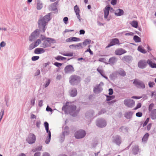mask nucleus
I'll return each instance as SVG.
<instances>
[{"instance_id": "nucleus-1", "label": "nucleus", "mask_w": 156, "mask_h": 156, "mask_svg": "<svg viewBox=\"0 0 156 156\" xmlns=\"http://www.w3.org/2000/svg\"><path fill=\"white\" fill-rule=\"evenodd\" d=\"M62 110L64 111L66 114H69L73 116H76L79 112V110H76V106L71 103L67 102L66 106H63Z\"/></svg>"}, {"instance_id": "nucleus-2", "label": "nucleus", "mask_w": 156, "mask_h": 156, "mask_svg": "<svg viewBox=\"0 0 156 156\" xmlns=\"http://www.w3.org/2000/svg\"><path fill=\"white\" fill-rule=\"evenodd\" d=\"M51 13H48L43 17L40 18L38 21V25L40 30L42 29L43 32L46 30L45 26L48 22L51 20Z\"/></svg>"}, {"instance_id": "nucleus-3", "label": "nucleus", "mask_w": 156, "mask_h": 156, "mask_svg": "<svg viewBox=\"0 0 156 156\" xmlns=\"http://www.w3.org/2000/svg\"><path fill=\"white\" fill-rule=\"evenodd\" d=\"M81 81V78L79 76L75 75H71L69 79V82L70 84L72 85H74L78 84Z\"/></svg>"}, {"instance_id": "nucleus-4", "label": "nucleus", "mask_w": 156, "mask_h": 156, "mask_svg": "<svg viewBox=\"0 0 156 156\" xmlns=\"http://www.w3.org/2000/svg\"><path fill=\"white\" fill-rule=\"evenodd\" d=\"M56 42L55 40L52 38L47 37L46 39L42 43V47L46 48L51 46V44L55 43Z\"/></svg>"}, {"instance_id": "nucleus-5", "label": "nucleus", "mask_w": 156, "mask_h": 156, "mask_svg": "<svg viewBox=\"0 0 156 156\" xmlns=\"http://www.w3.org/2000/svg\"><path fill=\"white\" fill-rule=\"evenodd\" d=\"M133 83L137 88L144 89L145 88V85L144 83L139 80L135 79L133 82Z\"/></svg>"}, {"instance_id": "nucleus-6", "label": "nucleus", "mask_w": 156, "mask_h": 156, "mask_svg": "<svg viewBox=\"0 0 156 156\" xmlns=\"http://www.w3.org/2000/svg\"><path fill=\"white\" fill-rule=\"evenodd\" d=\"M44 126L45 128L46 132L48 133V136L45 142L46 144H48L50 142L51 136V132L49 130V124L47 122H45L44 123Z\"/></svg>"}, {"instance_id": "nucleus-7", "label": "nucleus", "mask_w": 156, "mask_h": 156, "mask_svg": "<svg viewBox=\"0 0 156 156\" xmlns=\"http://www.w3.org/2000/svg\"><path fill=\"white\" fill-rule=\"evenodd\" d=\"M86 135V132L84 130H80L75 132V136L76 138L80 139L84 137Z\"/></svg>"}, {"instance_id": "nucleus-8", "label": "nucleus", "mask_w": 156, "mask_h": 156, "mask_svg": "<svg viewBox=\"0 0 156 156\" xmlns=\"http://www.w3.org/2000/svg\"><path fill=\"white\" fill-rule=\"evenodd\" d=\"M104 85L103 82H101L100 84L96 85L94 87V92L96 94H98L102 91L103 90L102 87Z\"/></svg>"}, {"instance_id": "nucleus-9", "label": "nucleus", "mask_w": 156, "mask_h": 156, "mask_svg": "<svg viewBox=\"0 0 156 156\" xmlns=\"http://www.w3.org/2000/svg\"><path fill=\"white\" fill-rule=\"evenodd\" d=\"M39 31L40 30L37 29L32 33L29 37V40L32 41L37 38L39 35Z\"/></svg>"}, {"instance_id": "nucleus-10", "label": "nucleus", "mask_w": 156, "mask_h": 156, "mask_svg": "<svg viewBox=\"0 0 156 156\" xmlns=\"http://www.w3.org/2000/svg\"><path fill=\"white\" fill-rule=\"evenodd\" d=\"M36 136L33 133H30L26 139L27 141L30 144L34 143L36 141Z\"/></svg>"}, {"instance_id": "nucleus-11", "label": "nucleus", "mask_w": 156, "mask_h": 156, "mask_svg": "<svg viewBox=\"0 0 156 156\" xmlns=\"http://www.w3.org/2000/svg\"><path fill=\"white\" fill-rule=\"evenodd\" d=\"M96 124L98 127L103 128L106 126L107 122L105 119H98L97 121Z\"/></svg>"}, {"instance_id": "nucleus-12", "label": "nucleus", "mask_w": 156, "mask_h": 156, "mask_svg": "<svg viewBox=\"0 0 156 156\" xmlns=\"http://www.w3.org/2000/svg\"><path fill=\"white\" fill-rule=\"evenodd\" d=\"M124 103L126 106L131 107L134 105V101L133 100L131 99H125L124 101Z\"/></svg>"}, {"instance_id": "nucleus-13", "label": "nucleus", "mask_w": 156, "mask_h": 156, "mask_svg": "<svg viewBox=\"0 0 156 156\" xmlns=\"http://www.w3.org/2000/svg\"><path fill=\"white\" fill-rule=\"evenodd\" d=\"M119 44V41L118 39L116 38L113 39L112 40L109 44L106 46V48H108L112 46Z\"/></svg>"}, {"instance_id": "nucleus-14", "label": "nucleus", "mask_w": 156, "mask_h": 156, "mask_svg": "<svg viewBox=\"0 0 156 156\" xmlns=\"http://www.w3.org/2000/svg\"><path fill=\"white\" fill-rule=\"evenodd\" d=\"M65 72L67 73H71L74 71V68L71 65L67 66L64 69Z\"/></svg>"}, {"instance_id": "nucleus-15", "label": "nucleus", "mask_w": 156, "mask_h": 156, "mask_svg": "<svg viewBox=\"0 0 156 156\" xmlns=\"http://www.w3.org/2000/svg\"><path fill=\"white\" fill-rule=\"evenodd\" d=\"M147 62L145 60H140L138 63V67L140 69H143L145 68L147 66Z\"/></svg>"}, {"instance_id": "nucleus-16", "label": "nucleus", "mask_w": 156, "mask_h": 156, "mask_svg": "<svg viewBox=\"0 0 156 156\" xmlns=\"http://www.w3.org/2000/svg\"><path fill=\"white\" fill-rule=\"evenodd\" d=\"M112 10V8L109 6H107L105 7L104 10V18L105 19H107V18L109 11L111 12Z\"/></svg>"}, {"instance_id": "nucleus-17", "label": "nucleus", "mask_w": 156, "mask_h": 156, "mask_svg": "<svg viewBox=\"0 0 156 156\" xmlns=\"http://www.w3.org/2000/svg\"><path fill=\"white\" fill-rule=\"evenodd\" d=\"M112 142L116 144L119 145L121 143V141L120 137L119 136H116L113 137Z\"/></svg>"}, {"instance_id": "nucleus-18", "label": "nucleus", "mask_w": 156, "mask_h": 156, "mask_svg": "<svg viewBox=\"0 0 156 156\" xmlns=\"http://www.w3.org/2000/svg\"><path fill=\"white\" fill-rule=\"evenodd\" d=\"M118 59L115 56L112 57L109 59L108 62L109 64L111 65H114L117 62Z\"/></svg>"}, {"instance_id": "nucleus-19", "label": "nucleus", "mask_w": 156, "mask_h": 156, "mask_svg": "<svg viewBox=\"0 0 156 156\" xmlns=\"http://www.w3.org/2000/svg\"><path fill=\"white\" fill-rule=\"evenodd\" d=\"M126 51L122 48L118 49L115 51V54L117 55H121L122 54L125 53Z\"/></svg>"}, {"instance_id": "nucleus-20", "label": "nucleus", "mask_w": 156, "mask_h": 156, "mask_svg": "<svg viewBox=\"0 0 156 156\" xmlns=\"http://www.w3.org/2000/svg\"><path fill=\"white\" fill-rule=\"evenodd\" d=\"M124 13L123 10L120 9H116L115 12V14L117 16H121L123 15Z\"/></svg>"}, {"instance_id": "nucleus-21", "label": "nucleus", "mask_w": 156, "mask_h": 156, "mask_svg": "<svg viewBox=\"0 0 156 156\" xmlns=\"http://www.w3.org/2000/svg\"><path fill=\"white\" fill-rule=\"evenodd\" d=\"M80 41V39L79 38L74 37H70L66 39V41L67 42H71L72 41Z\"/></svg>"}, {"instance_id": "nucleus-22", "label": "nucleus", "mask_w": 156, "mask_h": 156, "mask_svg": "<svg viewBox=\"0 0 156 156\" xmlns=\"http://www.w3.org/2000/svg\"><path fill=\"white\" fill-rule=\"evenodd\" d=\"M45 52V50L43 48H36L34 51L35 54H40L44 53Z\"/></svg>"}, {"instance_id": "nucleus-23", "label": "nucleus", "mask_w": 156, "mask_h": 156, "mask_svg": "<svg viewBox=\"0 0 156 156\" xmlns=\"http://www.w3.org/2000/svg\"><path fill=\"white\" fill-rule=\"evenodd\" d=\"M94 114L93 111L91 110L87 112L85 114V117L86 118L89 119L91 118Z\"/></svg>"}, {"instance_id": "nucleus-24", "label": "nucleus", "mask_w": 156, "mask_h": 156, "mask_svg": "<svg viewBox=\"0 0 156 156\" xmlns=\"http://www.w3.org/2000/svg\"><path fill=\"white\" fill-rule=\"evenodd\" d=\"M132 59V57L129 55L125 56L122 59L123 62H129L131 61Z\"/></svg>"}, {"instance_id": "nucleus-25", "label": "nucleus", "mask_w": 156, "mask_h": 156, "mask_svg": "<svg viewBox=\"0 0 156 156\" xmlns=\"http://www.w3.org/2000/svg\"><path fill=\"white\" fill-rule=\"evenodd\" d=\"M60 54L62 55L67 56H73V53L72 52H67L63 51L60 52Z\"/></svg>"}, {"instance_id": "nucleus-26", "label": "nucleus", "mask_w": 156, "mask_h": 156, "mask_svg": "<svg viewBox=\"0 0 156 156\" xmlns=\"http://www.w3.org/2000/svg\"><path fill=\"white\" fill-rule=\"evenodd\" d=\"M58 3V2H56L52 4L49 7V9L51 11H55L57 9L56 5Z\"/></svg>"}, {"instance_id": "nucleus-27", "label": "nucleus", "mask_w": 156, "mask_h": 156, "mask_svg": "<svg viewBox=\"0 0 156 156\" xmlns=\"http://www.w3.org/2000/svg\"><path fill=\"white\" fill-rule=\"evenodd\" d=\"M37 8L38 10L41 9L43 7L42 3L40 0H37Z\"/></svg>"}, {"instance_id": "nucleus-28", "label": "nucleus", "mask_w": 156, "mask_h": 156, "mask_svg": "<svg viewBox=\"0 0 156 156\" xmlns=\"http://www.w3.org/2000/svg\"><path fill=\"white\" fill-rule=\"evenodd\" d=\"M151 118L152 119H156V109H155L152 110L151 113Z\"/></svg>"}, {"instance_id": "nucleus-29", "label": "nucleus", "mask_w": 156, "mask_h": 156, "mask_svg": "<svg viewBox=\"0 0 156 156\" xmlns=\"http://www.w3.org/2000/svg\"><path fill=\"white\" fill-rule=\"evenodd\" d=\"M133 114V112H126L125 114V117L127 119H130L132 118Z\"/></svg>"}, {"instance_id": "nucleus-30", "label": "nucleus", "mask_w": 156, "mask_h": 156, "mask_svg": "<svg viewBox=\"0 0 156 156\" xmlns=\"http://www.w3.org/2000/svg\"><path fill=\"white\" fill-rule=\"evenodd\" d=\"M147 63L151 68H156V64L152 63L151 60H148L147 61Z\"/></svg>"}, {"instance_id": "nucleus-31", "label": "nucleus", "mask_w": 156, "mask_h": 156, "mask_svg": "<svg viewBox=\"0 0 156 156\" xmlns=\"http://www.w3.org/2000/svg\"><path fill=\"white\" fill-rule=\"evenodd\" d=\"M77 94V90L75 88L73 89L70 93V94L71 96L72 97H74L76 96Z\"/></svg>"}, {"instance_id": "nucleus-32", "label": "nucleus", "mask_w": 156, "mask_h": 156, "mask_svg": "<svg viewBox=\"0 0 156 156\" xmlns=\"http://www.w3.org/2000/svg\"><path fill=\"white\" fill-rule=\"evenodd\" d=\"M128 128L126 127L122 126L120 128L119 131L122 132L124 133H126L128 132Z\"/></svg>"}, {"instance_id": "nucleus-33", "label": "nucleus", "mask_w": 156, "mask_h": 156, "mask_svg": "<svg viewBox=\"0 0 156 156\" xmlns=\"http://www.w3.org/2000/svg\"><path fill=\"white\" fill-rule=\"evenodd\" d=\"M149 134L148 133H146L142 139V141L143 142L146 143L148 140Z\"/></svg>"}, {"instance_id": "nucleus-34", "label": "nucleus", "mask_w": 156, "mask_h": 156, "mask_svg": "<svg viewBox=\"0 0 156 156\" xmlns=\"http://www.w3.org/2000/svg\"><path fill=\"white\" fill-rule=\"evenodd\" d=\"M117 72L120 75L123 76H125L126 75L125 72L122 69H119Z\"/></svg>"}, {"instance_id": "nucleus-35", "label": "nucleus", "mask_w": 156, "mask_h": 156, "mask_svg": "<svg viewBox=\"0 0 156 156\" xmlns=\"http://www.w3.org/2000/svg\"><path fill=\"white\" fill-rule=\"evenodd\" d=\"M132 151L134 154H137L139 151L138 147L137 145L134 146L133 147Z\"/></svg>"}, {"instance_id": "nucleus-36", "label": "nucleus", "mask_w": 156, "mask_h": 156, "mask_svg": "<svg viewBox=\"0 0 156 156\" xmlns=\"http://www.w3.org/2000/svg\"><path fill=\"white\" fill-rule=\"evenodd\" d=\"M131 26L134 28H137L138 26V23L137 21H133L130 23Z\"/></svg>"}, {"instance_id": "nucleus-37", "label": "nucleus", "mask_w": 156, "mask_h": 156, "mask_svg": "<svg viewBox=\"0 0 156 156\" xmlns=\"http://www.w3.org/2000/svg\"><path fill=\"white\" fill-rule=\"evenodd\" d=\"M55 59L58 61L62 60L64 61L66 59V58L65 57H62L61 56H58L55 57Z\"/></svg>"}, {"instance_id": "nucleus-38", "label": "nucleus", "mask_w": 156, "mask_h": 156, "mask_svg": "<svg viewBox=\"0 0 156 156\" xmlns=\"http://www.w3.org/2000/svg\"><path fill=\"white\" fill-rule=\"evenodd\" d=\"M133 39L136 42H140L141 41L140 38L137 35L134 36Z\"/></svg>"}, {"instance_id": "nucleus-39", "label": "nucleus", "mask_w": 156, "mask_h": 156, "mask_svg": "<svg viewBox=\"0 0 156 156\" xmlns=\"http://www.w3.org/2000/svg\"><path fill=\"white\" fill-rule=\"evenodd\" d=\"M91 42V41L89 39H85L83 42V44L86 46L87 44H89Z\"/></svg>"}, {"instance_id": "nucleus-40", "label": "nucleus", "mask_w": 156, "mask_h": 156, "mask_svg": "<svg viewBox=\"0 0 156 156\" xmlns=\"http://www.w3.org/2000/svg\"><path fill=\"white\" fill-rule=\"evenodd\" d=\"M138 51L143 53H145L147 52V51L145 50L144 48L141 47L140 46H139L138 47Z\"/></svg>"}, {"instance_id": "nucleus-41", "label": "nucleus", "mask_w": 156, "mask_h": 156, "mask_svg": "<svg viewBox=\"0 0 156 156\" xmlns=\"http://www.w3.org/2000/svg\"><path fill=\"white\" fill-rule=\"evenodd\" d=\"M41 40L39 39H38L37 40V41L34 43V44L36 47L38 46L41 43Z\"/></svg>"}, {"instance_id": "nucleus-42", "label": "nucleus", "mask_w": 156, "mask_h": 156, "mask_svg": "<svg viewBox=\"0 0 156 156\" xmlns=\"http://www.w3.org/2000/svg\"><path fill=\"white\" fill-rule=\"evenodd\" d=\"M106 100L107 101H109L114 98L115 97L114 96H109L106 95Z\"/></svg>"}, {"instance_id": "nucleus-43", "label": "nucleus", "mask_w": 156, "mask_h": 156, "mask_svg": "<svg viewBox=\"0 0 156 156\" xmlns=\"http://www.w3.org/2000/svg\"><path fill=\"white\" fill-rule=\"evenodd\" d=\"M4 114V110L2 109L0 112V122H1L2 119L3 118Z\"/></svg>"}, {"instance_id": "nucleus-44", "label": "nucleus", "mask_w": 156, "mask_h": 156, "mask_svg": "<svg viewBox=\"0 0 156 156\" xmlns=\"http://www.w3.org/2000/svg\"><path fill=\"white\" fill-rule=\"evenodd\" d=\"M74 10L76 14L79 13L80 10L77 5H76L74 6Z\"/></svg>"}, {"instance_id": "nucleus-45", "label": "nucleus", "mask_w": 156, "mask_h": 156, "mask_svg": "<svg viewBox=\"0 0 156 156\" xmlns=\"http://www.w3.org/2000/svg\"><path fill=\"white\" fill-rule=\"evenodd\" d=\"M154 106V104L152 103L150 104L148 107V110L149 112H151V111L152 110V109L153 108Z\"/></svg>"}, {"instance_id": "nucleus-46", "label": "nucleus", "mask_w": 156, "mask_h": 156, "mask_svg": "<svg viewBox=\"0 0 156 156\" xmlns=\"http://www.w3.org/2000/svg\"><path fill=\"white\" fill-rule=\"evenodd\" d=\"M35 47H36L34 43H32L29 45L28 49L29 50H31Z\"/></svg>"}, {"instance_id": "nucleus-47", "label": "nucleus", "mask_w": 156, "mask_h": 156, "mask_svg": "<svg viewBox=\"0 0 156 156\" xmlns=\"http://www.w3.org/2000/svg\"><path fill=\"white\" fill-rule=\"evenodd\" d=\"M155 85V83L153 82H149L148 83V86L149 87L152 88Z\"/></svg>"}, {"instance_id": "nucleus-48", "label": "nucleus", "mask_w": 156, "mask_h": 156, "mask_svg": "<svg viewBox=\"0 0 156 156\" xmlns=\"http://www.w3.org/2000/svg\"><path fill=\"white\" fill-rule=\"evenodd\" d=\"M51 80L49 79L48 80L46 81V84L44 85L45 87H47L49 84Z\"/></svg>"}, {"instance_id": "nucleus-49", "label": "nucleus", "mask_w": 156, "mask_h": 156, "mask_svg": "<svg viewBox=\"0 0 156 156\" xmlns=\"http://www.w3.org/2000/svg\"><path fill=\"white\" fill-rule=\"evenodd\" d=\"M39 58V56H34L32 57L31 59L33 61H35L38 59Z\"/></svg>"}, {"instance_id": "nucleus-50", "label": "nucleus", "mask_w": 156, "mask_h": 156, "mask_svg": "<svg viewBox=\"0 0 156 156\" xmlns=\"http://www.w3.org/2000/svg\"><path fill=\"white\" fill-rule=\"evenodd\" d=\"M106 112V110L105 109H102L99 112V115H101L104 113Z\"/></svg>"}, {"instance_id": "nucleus-51", "label": "nucleus", "mask_w": 156, "mask_h": 156, "mask_svg": "<svg viewBox=\"0 0 156 156\" xmlns=\"http://www.w3.org/2000/svg\"><path fill=\"white\" fill-rule=\"evenodd\" d=\"M54 65L57 67H59L61 66L62 64L58 62H55L54 63Z\"/></svg>"}, {"instance_id": "nucleus-52", "label": "nucleus", "mask_w": 156, "mask_h": 156, "mask_svg": "<svg viewBox=\"0 0 156 156\" xmlns=\"http://www.w3.org/2000/svg\"><path fill=\"white\" fill-rule=\"evenodd\" d=\"M97 71L100 74L102 75H103V71L101 69H100L99 68L97 69Z\"/></svg>"}, {"instance_id": "nucleus-53", "label": "nucleus", "mask_w": 156, "mask_h": 156, "mask_svg": "<svg viewBox=\"0 0 156 156\" xmlns=\"http://www.w3.org/2000/svg\"><path fill=\"white\" fill-rule=\"evenodd\" d=\"M133 33L130 32H129V33H126L125 34V35L126 36H133Z\"/></svg>"}, {"instance_id": "nucleus-54", "label": "nucleus", "mask_w": 156, "mask_h": 156, "mask_svg": "<svg viewBox=\"0 0 156 156\" xmlns=\"http://www.w3.org/2000/svg\"><path fill=\"white\" fill-rule=\"evenodd\" d=\"M141 106V103H139L138 104L136 107L134 108V109H137L138 108H140Z\"/></svg>"}, {"instance_id": "nucleus-55", "label": "nucleus", "mask_w": 156, "mask_h": 156, "mask_svg": "<svg viewBox=\"0 0 156 156\" xmlns=\"http://www.w3.org/2000/svg\"><path fill=\"white\" fill-rule=\"evenodd\" d=\"M65 135L62 134L61 136V141L62 142H63L64 140Z\"/></svg>"}, {"instance_id": "nucleus-56", "label": "nucleus", "mask_w": 156, "mask_h": 156, "mask_svg": "<svg viewBox=\"0 0 156 156\" xmlns=\"http://www.w3.org/2000/svg\"><path fill=\"white\" fill-rule=\"evenodd\" d=\"M117 0H112L111 2V4L114 5L116 4Z\"/></svg>"}, {"instance_id": "nucleus-57", "label": "nucleus", "mask_w": 156, "mask_h": 156, "mask_svg": "<svg viewBox=\"0 0 156 156\" xmlns=\"http://www.w3.org/2000/svg\"><path fill=\"white\" fill-rule=\"evenodd\" d=\"M142 115V113L141 112H138L136 113V116L138 117H141Z\"/></svg>"}, {"instance_id": "nucleus-58", "label": "nucleus", "mask_w": 156, "mask_h": 156, "mask_svg": "<svg viewBox=\"0 0 156 156\" xmlns=\"http://www.w3.org/2000/svg\"><path fill=\"white\" fill-rule=\"evenodd\" d=\"M68 18L67 17H64L63 18V21L65 24L67 23V22L68 21Z\"/></svg>"}, {"instance_id": "nucleus-59", "label": "nucleus", "mask_w": 156, "mask_h": 156, "mask_svg": "<svg viewBox=\"0 0 156 156\" xmlns=\"http://www.w3.org/2000/svg\"><path fill=\"white\" fill-rule=\"evenodd\" d=\"M41 122L40 121H37L36 123V126L38 128H40Z\"/></svg>"}, {"instance_id": "nucleus-60", "label": "nucleus", "mask_w": 156, "mask_h": 156, "mask_svg": "<svg viewBox=\"0 0 156 156\" xmlns=\"http://www.w3.org/2000/svg\"><path fill=\"white\" fill-rule=\"evenodd\" d=\"M46 110L48 112L50 111L52 112V109L51 108L49 107L48 106H47L46 108Z\"/></svg>"}, {"instance_id": "nucleus-61", "label": "nucleus", "mask_w": 156, "mask_h": 156, "mask_svg": "<svg viewBox=\"0 0 156 156\" xmlns=\"http://www.w3.org/2000/svg\"><path fill=\"white\" fill-rule=\"evenodd\" d=\"M149 119V118H147V119L144 122V123L143 124V127L145 126H146L147 125V123L148 122Z\"/></svg>"}, {"instance_id": "nucleus-62", "label": "nucleus", "mask_w": 156, "mask_h": 156, "mask_svg": "<svg viewBox=\"0 0 156 156\" xmlns=\"http://www.w3.org/2000/svg\"><path fill=\"white\" fill-rule=\"evenodd\" d=\"M40 38L42 41L45 40L46 39V37L45 36L43 35H41L40 36Z\"/></svg>"}, {"instance_id": "nucleus-63", "label": "nucleus", "mask_w": 156, "mask_h": 156, "mask_svg": "<svg viewBox=\"0 0 156 156\" xmlns=\"http://www.w3.org/2000/svg\"><path fill=\"white\" fill-rule=\"evenodd\" d=\"M5 43L4 41H2L0 43V46L2 47H3L5 46Z\"/></svg>"}, {"instance_id": "nucleus-64", "label": "nucleus", "mask_w": 156, "mask_h": 156, "mask_svg": "<svg viewBox=\"0 0 156 156\" xmlns=\"http://www.w3.org/2000/svg\"><path fill=\"white\" fill-rule=\"evenodd\" d=\"M69 133V131L68 130L66 131H65L62 132V134H64V135H67Z\"/></svg>"}]
</instances>
